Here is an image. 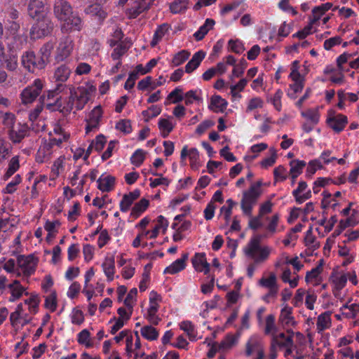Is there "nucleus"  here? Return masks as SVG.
Here are the masks:
<instances>
[{
    "label": "nucleus",
    "mask_w": 359,
    "mask_h": 359,
    "mask_svg": "<svg viewBox=\"0 0 359 359\" xmlns=\"http://www.w3.org/2000/svg\"><path fill=\"white\" fill-rule=\"evenodd\" d=\"M247 62L244 58H242L238 65H234V68L232 71L231 79L233 77H240L243 73L244 70L247 67Z\"/></svg>",
    "instance_id": "obj_46"
},
{
    "label": "nucleus",
    "mask_w": 359,
    "mask_h": 359,
    "mask_svg": "<svg viewBox=\"0 0 359 359\" xmlns=\"http://www.w3.org/2000/svg\"><path fill=\"white\" fill-rule=\"evenodd\" d=\"M187 0H175L170 6V11L172 13H180L187 8Z\"/></svg>",
    "instance_id": "obj_41"
},
{
    "label": "nucleus",
    "mask_w": 359,
    "mask_h": 359,
    "mask_svg": "<svg viewBox=\"0 0 359 359\" xmlns=\"http://www.w3.org/2000/svg\"><path fill=\"white\" fill-rule=\"evenodd\" d=\"M71 73V68L67 65H62L57 68L55 72V78L56 81L64 82L66 81Z\"/></svg>",
    "instance_id": "obj_27"
},
{
    "label": "nucleus",
    "mask_w": 359,
    "mask_h": 359,
    "mask_svg": "<svg viewBox=\"0 0 359 359\" xmlns=\"http://www.w3.org/2000/svg\"><path fill=\"white\" fill-rule=\"evenodd\" d=\"M146 153L142 149L136 150L130 158L131 163L140 166L144 161Z\"/></svg>",
    "instance_id": "obj_48"
},
{
    "label": "nucleus",
    "mask_w": 359,
    "mask_h": 359,
    "mask_svg": "<svg viewBox=\"0 0 359 359\" xmlns=\"http://www.w3.org/2000/svg\"><path fill=\"white\" fill-rule=\"evenodd\" d=\"M290 175L292 179H296L302 174L304 168L306 166V162L300 160H293L290 163Z\"/></svg>",
    "instance_id": "obj_24"
},
{
    "label": "nucleus",
    "mask_w": 359,
    "mask_h": 359,
    "mask_svg": "<svg viewBox=\"0 0 359 359\" xmlns=\"http://www.w3.org/2000/svg\"><path fill=\"white\" fill-rule=\"evenodd\" d=\"M84 11L87 15L97 17L100 22L107 17V13L102 10L100 4L90 5L85 8Z\"/></svg>",
    "instance_id": "obj_18"
},
{
    "label": "nucleus",
    "mask_w": 359,
    "mask_h": 359,
    "mask_svg": "<svg viewBox=\"0 0 359 359\" xmlns=\"http://www.w3.org/2000/svg\"><path fill=\"white\" fill-rule=\"evenodd\" d=\"M45 102V95H43L39 98V104H38L33 111L29 113V119L31 121H34L37 119L38 116L41 114L43 108V104Z\"/></svg>",
    "instance_id": "obj_40"
},
{
    "label": "nucleus",
    "mask_w": 359,
    "mask_h": 359,
    "mask_svg": "<svg viewBox=\"0 0 359 359\" xmlns=\"http://www.w3.org/2000/svg\"><path fill=\"white\" fill-rule=\"evenodd\" d=\"M262 340L257 336H252L245 344V355L250 356L253 353H257L263 349Z\"/></svg>",
    "instance_id": "obj_13"
},
{
    "label": "nucleus",
    "mask_w": 359,
    "mask_h": 359,
    "mask_svg": "<svg viewBox=\"0 0 359 359\" xmlns=\"http://www.w3.org/2000/svg\"><path fill=\"white\" fill-rule=\"evenodd\" d=\"M137 294V289L134 287L130 290L125 299L124 305L128 309L133 310L134 301H136V296Z\"/></svg>",
    "instance_id": "obj_49"
},
{
    "label": "nucleus",
    "mask_w": 359,
    "mask_h": 359,
    "mask_svg": "<svg viewBox=\"0 0 359 359\" xmlns=\"http://www.w3.org/2000/svg\"><path fill=\"white\" fill-rule=\"evenodd\" d=\"M189 254L184 253L180 259H177L171 265L166 267L164 273L175 274L183 270L186 266V261L188 259Z\"/></svg>",
    "instance_id": "obj_14"
},
{
    "label": "nucleus",
    "mask_w": 359,
    "mask_h": 359,
    "mask_svg": "<svg viewBox=\"0 0 359 359\" xmlns=\"http://www.w3.org/2000/svg\"><path fill=\"white\" fill-rule=\"evenodd\" d=\"M116 129L125 134H129L132 132L131 122L129 119L120 120L116 124Z\"/></svg>",
    "instance_id": "obj_47"
},
{
    "label": "nucleus",
    "mask_w": 359,
    "mask_h": 359,
    "mask_svg": "<svg viewBox=\"0 0 359 359\" xmlns=\"http://www.w3.org/2000/svg\"><path fill=\"white\" fill-rule=\"evenodd\" d=\"M316 241V238L313 235V228L310 226V228L307 230L306 233V236L304 238V243L306 246H311L315 248L319 247V244L315 245L314 243Z\"/></svg>",
    "instance_id": "obj_54"
},
{
    "label": "nucleus",
    "mask_w": 359,
    "mask_h": 359,
    "mask_svg": "<svg viewBox=\"0 0 359 359\" xmlns=\"http://www.w3.org/2000/svg\"><path fill=\"white\" fill-rule=\"evenodd\" d=\"M283 94V91L280 89H278L276 90L273 97L271 98V102L273 105L278 111L281 110V97Z\"/></svg>",
    "instance_id": "obj_61"
},
{
    "label": "nucleus",
    "mask_w": 359,
    "mask_h": 359,
    "mask_svg": "<svg viewBox=\"0 0 359 359\" xmlns=\"http://www.w3.org/2000/svg\"><path fill=\"white\" fill-rule=\"evenodd\" d=\"M190 53L186 50H182L175 55L172 62L174 66H179L185 62L189 57Z\"/></svg>",
    "instance_id": "obj_44"
},
{
    "label": "nucleus",
    "mask_w": 359,
    "mask_h": 359,
    "mask_svg": "<svg viewBox=\"0 0 359 359\" xmlns=\"http://www.w3.org/2000/svg\"><path fill=\"white\" fill-rule=\"evenodd\" d=\"M130 45H127L124 41L121 42L114 49L111 53V58L114 60H121V57L128 50Z\"/></svg>",
    "instance_id": "obj_31"
},
{
    "label": "nucleus",
    "mask_w": 359,
    "mask_h": 359,
    "mask_svg": "<svg viewBox=\"0 0 359 359\" xmlns=\"http://www.w3.org/2000/svg\"><path fill=\"white\" fill-rule=\"evenodd\" d=\"M259 285L269 290L278 289V286L277 285L276 276L274 273H271L268 278H262L259 280Z\"/></svg>",
    "instance_id": "obj_28"
},
{
    "label": "nucleus",
    "mask_w": 359,
    "mask_h": 359,
    "mask_svg": "<svg viewBox=\"0 0 359 359\" xmlns=\"http://www.w3.org/2000/svg\"><path fill=\"white\" fill-rule=\"evenodd\" d=\"M29 128L27 124L18 123L17 128L8 130L10 139L13 143H20L27 135Z\"/></svg>",
    "instance_id": "obj_12"
},
{
    "label": "nucleus",
    "mask_w": 359,
    "mask_h": 359,
    "mask_svg": "<svg viewBox=\"0 0 359 359\" xmlns=\"http://www.w3.org/2000/svg\"><path fill=\"white\" fill-rule=\"evenodd\" d=\"M38 261V258L34 255H19L17 258L18 264L26 276H29L35 272Z\"/></svg>",
    "instance_id": "obj_6"
},
{
    "label": "nucleus",
    "mask_w": 359,
    "mask_h": 359,
    "mask_svg": "<svg viewBox=\"0 0 359 359\" xmlns=\"http://www.w3.org/2000/svg\"><path fill=\"white\" fill-rule=\"evenodd\" d=\"M187 156H189V158L190 165H191V168L193 170L198 169V168L200 166L199 151L196 148H191V149L188 150V147L184 146L181 151V154H180L181 162L184 163V161H185V159Z\"/></svg>",
    "instance_id": "obj_10"
},
{
    "label": "nucleus",
    "mask_w": 359,
    "mask_h": 359,
    "mask_svg": "<svg viewBox=\"0 0 359 359\" xmlns=\"http://www.w3.org/2000/svg\"><path fill=\"white\" fill-rule=\"evenodd\" d=\"M294 83L290 85V88L293 91L288 93L287 95L291 98H295L297 93L302 92L304 88L303 81H294Z\"/></svg>",
    "instance_id": "obj_57"
},
{
    "label": "nucleus",
    "mask_w": 359,
    "mask_h": 359,
    "mask_svg": "<svg viewBox=\"0 0 359 359\" xmlns=\"http://www.w3.org/2000/svg\"><path fill=\"white\" fill-rule=\"evenodd\" d=\"M80 95L76 99V108L77 110H81L85 104L88 102V91L84 88H78Z\"/></svg>",
    "instance_id": "obj_33"
},
{
    "label": "nucleus",
    "mask_w": 359,
    "mask_h": 359,
    "mask_svg": "<svg viewBox=\"0 0 359 359\" xmlns=\"http://www.w3.org/2000/svg\"><path fill=\"white\" fill-rule=\"evenodd\" d=\"M53 49V46L50 43L44 44L40 49L41 55L39 57L41 58V65L45 64L46 65L48 62V58L50 57L51 50Z\"/></svg>",
    "instance_id": "obj_38"
},
{
    "label": "nucleus",
    "mask_w": 359,
    "mask_h": 359,
    "mask_svg": "<svg viewBox=\"0 0 359 359\" xmlns=\"http://www.w3.org/2000/svg\"><path fill=\"white\" fill-rule=\"evenodd\" d=\"M43 87L42 81L39 79H36L32 85L28 86L22 91L20 94L22 103L27 104L33 102L41 93Z\"/></svg>",
    "instance_id": "obj_5"
},
{
    "label": "nucleus",
    "mask_w": 359,
    "mask_h": 359,
    "mask_svg": "<svg viewBox=\"0 0 359 359\" xmlns=\"http://www.w3.org/2000/svg\"><path fill=\"white\" fill-rule=\"evenodd\" d=\"M158 307L159 306L158 304L150 305L147 312V319L151 323L155 325H157L161 320V318L156 316Z\"/></svg>",
    "instance_id": "obj_36"
},
{
    "label": "nucleus",
    "mask_w": 359,
    "mask_h": 359,
    "mask_svg": "<svg viewBox=\"0 0 359 359\" xmlns=\"http://www.w3.org/2000/svg\"><path fill=\"white\" fill-rule=\"evenodd\" d=\"M322 168L323 166L319 160H312L309 163L306 169V175L309 177H311L318 169H320Z\"/></svg>",
    "instance_id": "obj_52"
},
{
    "label": "nucleus",
    "mask_w": 359,
    "mask_h": 359,
    "mask_svg": "<svg viewBox=\"0 0 359 359\" xmlns=\"http://www.w3.org/2000/svg\"><path fill=\"white\" fill-rule=\"evenodd\" d=\"M227 102L219 95H213L210 99L209 108L215 112H223L227 107Z\"/></svg>",
    "instance_id": "obj_16"
},
{
    "label": "nucleus",
    "mask_w": 359,
    "mask_h": 359,
    "mask_svg": "<svg viewBox=\"0 0 359 359\" xmlns=\"http://www.w3.org/2000/svg\"><path fill=\"white\" fill-rule=\"evenodd\" d=\"M102 109L100 105L95 107L88 115V118L86 119V122L93 124V126L99 127L100 122L102 117Z\"/></svg>",
    "instance_id": "obj_23"
},
{
    "label": "nucleus",
    "mask_w": 359,
    "mask_h": 359,
    "mask_svg": "<svg viewBox=\"0 0 359 359\" xmlns=\"http://www.w3.org/2000/svg\"><path fill=\"white\" fill-rule=\"evenodd\" d=\"M46 0H30L28 4V15L33 19L38 15H45Z\"/></svg>",
    "instance_id": "obj_11"
},
{
    "label": "nucleus",
    "mask_w": 359,
    "mask_h": 359,
    "mask_svg": "<svg viewBox=\"0 0 359 359\" xmlns=\"http://www.w3.org/2000/svg\"><path fill=\"white\" fill-rule=\"evenodd\" d=\"M202 61V50L196 52L191 60L188 62L185 66V72L188 74L194 71L201 64Z\"/></svg>",
    "instance_id": "obj_26"
},
{
    "label": "nucleus",
    "mask_w": 359,
    "mask_h": 359,
    "mask_svg": "<svg viewBox=\"0 0 359 359\" xmlns=\"http://www.w3.org/2000/svg\"><path fill=\"white\" fill-rule=\"evenodd\" d=\"M238 338L233 334H229L222 342V346L225 349L233 347L237 343Z\"/></svg>",
    "instance_id": "obj_62"
},
{
    "label": "nucleus",
    "mask_w": 359,
    "mask_h": 359,
    "mask_svg": "<svg viewBox=\"0 0 359 359\" xmlns=\"http://www.w3.org/2000/svg\"><path fill=\"white\" fill-rule=\"evenodd\" d=\"M142 336L147 340H156L158 337V330L151 325L144 326L141 329Z\"/></svg>",
    "instance_id": "obj_32"
},
{
    "label": "nucleus",
    "mask_w": 359,
    "mask_h": 359,
    "mask_svg": "<svg viewBox=\"0 0 359 359\" xmlns=\"http://www.w3.org/2000/svg\"><path fill=\"white\" fill-rule=\"evenodd\" d=\"M36 22L30 30L31 38L40 39L50 34L53 29V23L45 13V15H38Z\"/></svg>",
    "instance_id": "obj_4"
},
{
    "label": "nucleus",
    "mask_w": 359,
    "mask_h": 359,
    "mask_svg": "<svg viewBox=\"0 0 359 359\" xmlns=\"http://www.w3.org/2000/svg\"><path fill=\"white\" fill-rule=\"evenodd\" d=\"M72 47L69 43L67 42L60 43L57 48V53L55 55V60L57 62H60L66 59L71 53Z\"/></svg>",
    "instance_id": "obj_19"
},
{
    "label": "nucleus",
    "mask_w": 359,
    "mask_h": 359,
    "mask_svg": "<svg viewBox=\"0 0 359 359\" xmlns=\"http://www.w3.org/2000/svg\"><path fill=\"white\" fill-rule=\"evenodd\" d=\"M90 336V334L88 330H83L78 334V342L80 344H85L86 347H91L93 344L89 341Z\"/></svg>",
    "instance_id": "obj_51"
},
{
    "label": "nucleus",
    "mask_w": 359,
    "mask_h": 359,
    "mask_svg": "<svg viewBox=\"0 0 359 359\" xmlns=\"http://www.w3.org/2000/svg\"><path fill=\"white\" fill-rule=\"evenodd\" d=\"M229 46L231 48V50L237 54L242 53L245 50L243 44L239 40H229Z\"/></svg>",
    "instance_id": "obj_53"
},
{
    "label": "nucleus",
    "mask_w": 359,
    "mask_h": 359,
    "mask_svg": "<svg viewBox=\"0 0 359 359\" xmlns=\"http://www.w3.org/2000/svg\"><path fill=\"white\" fill-rule=\"evenodd\" d=\"M19 159L18 156L13 157L8 164V168L4 176V180H7L11 177L19 168Z\"/></svg>",
    "instance_id": "obj_34"
},
{
    "label": "nucleus",
    "mask_w": 359,
    "mask_h": 359,
    "mask_svg": "<svg viewBox=\"0 0 359 359\" xmlns=\"http://www.w3.org/2000/svg\"><path fill=\"white\" fill-rule=\"evenodd\" d=\"M225 205L220 208L219 216H223L226 224H228L231 219L233 208L237 204L231 198L226 200Z\"/></svg>",
    "instance_id": "obj_22"
},
{
    "label": "nucleus",
    "mask_w": 359,
    "mask_h": 359,
    "mask_svg": "<svg viewBox=\"0 0 359 359\" xmlns=\"http://www.w3.org/2000/svg\"><path fill=\"white\" fill-rule=\"evenodd\" d=\"M332 6V4L327 2L314 7L312 10L313 18L311 19V24H316L320 20V17L324 15L326 11L330 10Z\"/></svg>",
    "instance_id": "obj_21"
},
{
    "label": "nucleus",
    "mask_w": 359,
    "mask_h": 359,
    "mask_svg": "<svg viewBox=\"0 0 359 359\" xmlns=\"http://www.w3.org/2000/svg\"><path fill=\"white\" fill-rule=\"evenodd\" d=\"M149 201L146 198H142L136 203L131 209L130 217L135 219L139 217L149 207Z\"/></svg>",
    "instance_id": "obj_20"
},
{
    "label": "nucleus",
    "mask_w": 359,
    "mask_h": 359,
    "mask_svg": "<svg viewBox=\"0 0 359 359\" xmlns=\"http://www.w3.org/2000/svg\"><path fill=\"white\" fill-rule=\"evenodd\" d=\"M270 152L271 156L263 159L261 162V165L264 168L272 166L276 162V159L277 158L276 150L274 149H271Z\"/></svg>",
    "instance_id": "obj_56"
},
{
    "label": "nucleus",
    "mask_w": 359,
    "mask_h": 359,
    "mask_svg": "<svg viewBox=\"0 0 359 359\" xmlns=\"http://www.w3.org/2000/svg\"><path fill=\"white\" fill-rule=\"evenodd\" d=\"M133 201L127 195L124 194L120 202V210L121 212H126L130 210V206L133 203Z\"/></svg>",
    "instance_id": "obj_64"
},
{
    "label": "nucleus",
    "mask_w": 359,
    "mask_h": 359,
    "mask_svg": "<svg viewBox=\"0 0 359 359\" xmlns=\"http://www.w3.org/2000/svg\"><path fill=\"white\" fill-rule=\"evenodd\" d=\"M15 121V116L13 114L7 112L4 114L3 118V124L8 128L12 129L15 128L14 123Z\"/></svg>",
    "instance_id": "obj_59"
},
{
    "label": "nucleus",
    "mask_w": 359,
    "mask_h": 359,
    "mask_svg": "<svg viewBox=\"0 0 359 359\" xmlns=\"http://www.w3.org/2000/svg\"><path fill=\"white\" fill-rule=\"evenodd\" d=\"M53 10L55 17L64 22L61 27L62 32L68 33L81 29V18L73 12L71 4L67 0H55Z\"/></svg>",
    "instance_id": "obj_1"
},
{
    "label": "nucleus",
    "mask_w": 359,
    "mask_h": 359,
    "mask_svg": "<svg viewBox=\"0 0 359 359\" xmlns=\"http://www.w3.org/2000/svg\"><path fill=\"white\" fill-rule=\"evenodd\" d=\"M327 123L334 131L339 133L346 127L348 123V118L343 114L335 115L334 111H330Z\"/></svg>",
    "instance_id": "obj_8"
},
{
    "label": "nucleus",
    "mask_w": 359,
    "mask_h": 359,
    "mask_svg": "<svg viewBox=\"0 0 359 359\" xmlns=\"http://www.w3.org/2000/svg\"><path fill=\"white\" fill-rule=\"evenodd\" d=\"M116 178L111 175H108L104 178L100 177L97 182V188L102 192H109L114 187Z\"/></svg>",
    "instance_id": "obj_17"
},
{
    "label": "nucleus",
    "mask_w": 359,
    "mask_h": 359,
    "mask_svg": "<svg viewBox=\"0 0 359 359\" xmlns=\"http://www.w3.org/2000/svg\"><path fill=\"white\" fill-rule=\"evenodd\" d=\"M261 241V236L255 235L243 248L245 256L255 263H263L266 261L271 251L269 246H262Z\"/></svg>",
    "instance_id": "obj_2"
},
{
    "label": "nucleus",
    "mask_w": 359,
    "mask_h": 359,
    "mask_svg": "<svg viewBox=\"0 0 359 359\" xmlns=\"http://www.w3.org/2000/svg\"><path fill=\"white\" fill-rule=\"evenodd\" d=\"M271 345H274L277 348L279 347H288L293 346V339L292 335L285 336L284 333L278 335H273Z\"/></svg>",
    "instance_id": "obj_15"
},
{
    "label": "nucleus",
    "mask_w": 359,
    "mask_h": 359,
    "mask_svg": "<svg viewBox=\"0 0 359 359\" xmlns=\"http://www.w3.org/2000/svg\"><path fill=\"white\" fill-rule=\"evenodd\" d=\"M261 185L262 182L258 181L252 184L248 190L243 193V197L241 201V208L243 215L248 217L252 216L253 207L256 205L261 195Z\"/></svg>",
    "instance_id": "obj_3"
},
{
    "label": "nucleus",
    "mask_w": 359,
    "mask_h": 359,
    "mask_svg": "<svg viewBox=\"0 0 359 359\" xmlns=\"http://www.w3.org/2000/svg\"><path fill=\"white\" fill-rule=\"evenodd\" d=\"M273 175L276 180H280V181H284L287 177L286 169L282 165H279L274 169Z\"/></svg>",
    "instance_id": "obj_63"
},
{
    "label": "nucleus",
    "mask_w": 359,
    "mask_h": 359,
    "mask_svg": "<svg viewBox=\"0 0 359 359\" xmlns=\"http://www.w3.org/2000/svg\"><path fill=\"white\" fill-rule=\"evenodd\" d=\"M45 307L53 312L57 309V294L55 291H53L51 294L46 297Z\"/></svg>",
    "instance_id": "obj_42"
},
{
    "label": "nucleus",
    "mask_w": 359,
    "mask_h": 359,
    "mask_svg": "<svg viewBox=\"0 0 359 359\" xmlns=\"http://www.w3.org/2000/svg\"><path fill=\"white\" fill-rule=\"evenodd\" d=\"M323 260L321 259L318 266L312 269L310 271L306 273L305 280L306 282H309L313 279H316L319 274L323 271Z\"/></svg>",
    "instance_id": "obj_39"
},
{
    "label": "nucleus",
    "mask_w": 359,
    "mask_h": 359,
    "mask_svg": "<svg viewBox=\"0 0 359 359\" xmlns=\"http://www.w3.org/2000/svg\"><path fill=\"white\" fill-rule=\"evenodd\" d=\"M102 267L107 280L111 281L114 279V259L113 257L106 258L102 264Z\"/></svg>",
    "instance_id": "obj_30"
},
{
    "label": "nucleus",
    "mask_w": 359,
    "mask_h": 359,
    "mask_svg": "<svg viewBox=\"0 0 359 359\" xmlns=\"http://www.w3.org/2000/svg\"><path fill=\"white\" fill-rule=\"evenodd\" d=\"M155 0H139L135 2V5L127 10L129 18L135 19L142 13L148 11Z\"/></svg>",
    "instance_id": "obj_9"
},
{
    "label": "nucleus",
    "mask_w": 359,
    "mask_h": 359,
    "mask_svg": "<svg viewBox=\"0 0 359 359\" xmlns=\"http://www.w3.org/2000/svg\"><path fill=\"white\" fill-rule=\"evenodd\" d=\"M292 308L285 305L280 311L279 320L283 324L287 325H293L294 324V318L292 316Z\"/></svg>",
    "instance_id": "obj_25"
},
{
    "label": "nucleus",
    "mask_w": 359,
    "mask_h": 359,
    "mask_svg": "<svg viewBox=\"0 0 359 359\" xmlns=\"http://www.w3.org/2000/svg\"><path fill=\"white\" fill-rule=\"evenodd\" d=\"M94 141V149L97 152H100L104 147L107 142L104 135L102 134L98 135Z\"/></svg>",
    "instance_id": "obj_58"
},
{
    "label": "nucleus",
    "mask_w": 359,
    "mask_h": 359,
    "mask_svg": "<svg viewBox=\"0 0 359 359\" xmlns=\"http://www.w3.org/2000/svg\"><path fill=\"white\" fill-rule=\"evenodd\" d=\"M21 62L25 68L32 72L35 69H42L46 66L45 64L41 65V58L39 56H36L32 51L25 52L22 56Z\"/></svg>",
    "instance_id": "obj_7"
},
{
    "label": "nucleus",
    "mask_w": 359,
    "mask_h": 359,
    "mask_svg": "<svg viewBox=\"0 0 359 359\" xmlns=\"http://www.w3.org/2000/svg\"><path fill=\"white\" fill-rule=\"evenodd\" d=\"M138 78H139V74H137V72H130L129 76L124 85L125 89H126V90L132 89L135 84V81Z\"/></svg>",
    "instance_id": "obj_60"
},
{
    "label": "nucleus",
    "mask_w": 359,
    "mask_h": 359,
    "mask_svg": "<svg viewBox=\"0 0 359 359\" xmlns=\"http://www.w3.org/2000/svg\"><path fill=\"white\" fill-rule=\"evenodd\" d=\"M302 115L309 121L313 125H316L319 121V113L316 109H309L302 113Z\"/></svg>",
    "instance_id": "obj_45"
},
{
    "label": "nucleus",
    "mask_w": 359,
    "mask_h": 359,
    "mask_svg": "<svg viewBox=\"0 0 359 359\" xmlns=\"http://www.w3.org/2000/svg\"><path fill=\"white\" fill-rule=\"evenodd\" d=\"M180 328L186 332L191 340H194L196 338V334L194 332V327L189 321H183L180 324Z\"/></svg>",
    "instance_id": "obj_50"
},
{
    "label": "nucleus",
    "mask_w": 359,
    "mask_h": 359,
    "mask_svg": "<svg viewBox=\"0 0 359 359\" xmlns=\"http://www.w3.org/2000/svg\"><path fill=\"white\" fill-rule=\"evenodd\" d=\"M174 98L172 100L173 103H177L183 100L182 89L180 88H176L173 90L167 97V100L165 102V104L168 105L170 104V100Z\"/></svg>",
    "instance_id": "obj_43"
},
{
    "label": "nucleus",
    "mask_w": 359,
    "mask_h": 359,
    "mask_svg": "<svg viewBox=\"0 0 359 359\" xmlns=\"http://www.w3.org/2000/svg\"><path fill=\"white\" fill-rule=\"evenodd\" d=\"M4 66L10 71L15 70L18 67L17 57L14 55H6Z\"/></svg>",
    "instance_id": "obj_55"
},
{
    "label": "nucleus",
    "mask_w": 359,
    "mask_h": 359,
    "mask_svg": "<svg viewBox=\"0 0 359 359\" xmlns=\"http://www.w3.org/2000/svg\"><path fill=\"white\" fill-rule=\"evenodd\" d=\"M161 112V108L157 105H151L148 110L142 111V114L144 117V121L148 122L151 118L156 117Z\"/></svg>",
    "instance_id": "obj_35"
},
{
    "label": "nucleus",
    "mask_w": 359,
    "mask_h": 359,
    "mask_svg": "<svg viewBox=\"0 0 359 359\" xmlns=\"http://www.w3.org/2000/svg\"><path fill=\"white\" fill-rule=\"evenodd\" d=\"M151 268H152L151 263H149L144 266V272L142 273V280L140 281V285H139V287H140V290L141 292L144 291L147 287V283L149 280V274H150V271H151Z\"/></svg>",
    "instance_id": "obj_37"
},
{
    "label": "nucleus",
    "mask_w": 359,
    "mask_h": 359,
    "mask_svg": "<svg viewBox=\"0 0 359 359\" xmlns=\"http://www.w3.org/2000/svg\"><path fill=\"white\" fill-rule=\"evenodd\" d=\"M331 324L330 314L328 312L321 313L318 317L317 320V330L318 332H322L325 329H327Z\"/></svg>",
    "instance_id": "obj_29"
}]
</instances>
